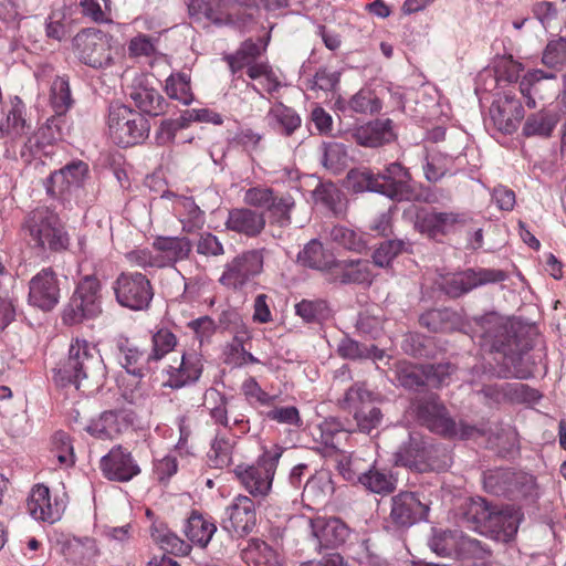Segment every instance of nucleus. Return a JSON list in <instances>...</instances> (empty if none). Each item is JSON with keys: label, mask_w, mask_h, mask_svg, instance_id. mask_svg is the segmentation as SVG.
<instances>
[{"label": "nucleus", "mask_w": 566, "mask_h": 566, "mask_svg": "<svg viewBox=\"0 0 566 566\" xmlns=\"http://www.w3.org/2000/svg\"><path fill=\"white\" fill-rule=\"evenodd\" d=\"M460 520L470 530L507 543L515 537L523 513L514 506L491 505L478 497L464 502L461 506Z\"/></svg>", "instance_id": "1"}, {"label": "nucleus", "mask_w": 566, "mask_h": 566, "mask_svg": "<svg viewBox=\"0 0 566 566\" xmlns=\"http://www.w3.org/2000/svg\"><path fill=\"white\" fill-rule=\"evenodd\" d=\"M106 376V366L98 348L85 339H75L67 359L55 370L54 381L61 387L74 385L80 389L84 380L99 385Z\"/></svg>", "instance_id": "2"}, {"label": "nucleus", "mask_w": 566, "mask_h": 566, "mask_svg": "<svg viewBox=\"0 0 566 566\" xmlns=\"http://www.w3.org/2000/svg\"><path fill=\"white\" fill-rule=\"evenodd\" d=\"M348 178L353 181L355 191L378 192L397 201H411L417 198V192L410 184L411 176L399 163L386 166L378 174L370 170L350 171Z\"/></svg>", "instance_id": "3"}, {"label": "nucleus", "mask_w": 566, "mask_h": 566, "mask_svg": "<svg viewBox=\"0 0 566 566\" xmlns=\"http://www.w3.org/2000/svg\"><path fill=\"white\" fill-rule=\"evenodd\" d=\"M22 230L33 248L43 252H63L70 245V235L57 213L46 207L32 210L24 219Z\"/></svg>", "instance_id": "4"}, {"label": "nucleus", "mask_w": 566, "mask_h": 566, "mask_svg": "<svg viewBox=\"0 0 566 566\" xmlns=\"http://www.w3.org/2000/svg\"><path fill=\"white\" fill-rule=\"evenodd\" d=\"M416 412L421 423L430 431L447 438L465 440L483 434V431L474 426H470L465 422L457 424L454 420L448 416L446 407L433 394L417 400Z\"/></svg>", "instance_id": "5"}, {"label": "nucleus", "mask_w": 566, "mask_h": 566, "mask_svg": "<svg viewBox=\"0 0 566 566\" xmlns=\"http://www.w3.org/2000/svg\"><path fill=\"white\" fill-rule=\"evenodd\" d=\"M542 63L549 70L541 69L528 71L520 82V92L526 98L530 108L536 106L534 95L539 94L543 80H557V72L566 66V38H558L548 41L542 55Z\"/></svg>", "instance_id": "6"}, {"label": "nucleus", "mask_w": 566, "mask_h": 566, "mask_svg": "<svg viewBox=\"0 0 566 566\" xmlns=\"http://www.w3.org/2000/svg\"><path fill=\"white\" fill-rule=\"evenodd\" d=\"M107 127L111 139L120 147L140 143L148 133V123L145 117L119 103L109 105Z\"/></svg>", "instance_id": "7"}, {"label": "nucleus", "mask_w": 566, "mask_h": 566, "mask_svg": "<svg viewBox=\"0 0 566 566\" xmlns=\"http://www.w3.org/2000/svg\"><path fill=\"white\" fill-rule=\"evenodd\" d=\"M375 400L376 395L365 382H355L346 390L339 405L353 416L359 432L370 434L381 424L384 418L381 410L374 406Z\"/></svg>", "instance_id": "8"}, {"label": "nucleus", "mask_w": 566, "mask_h": 566, "mask_svg": "<svg viewBox=\"0 0 566 566\" xmlns=\"http://www.w3.org/2000/svg\"><path fill=\"white\" fill-rule=\"evenodd\" d=\"M112 36L96 28H86L76 33L72 40L75 56L84 65L102 70L114 63Z\"/></svg>", "instance_id": "9"}, {"label": "nucleus", "mask_w": 566, "mask_h": 566, "mask_svg": "<svg viewBox=\"0 0 566 566\" xmlns=\"http://www.w3.org/2000/svg\"><path fill=\"white\" fill-rule=\"evenodd\" d=\"M483 486L488 493L512 500L536 495V483L532 474L510 469L488 470L483 473Z\"/></svg>", "instance_id": "10"}, {"label": "nucleus", "mask_w": 566, "mask_h": 566, "mask_svg": "<svg viewBox=\"0 0 566 566\" xmlns=\"http://www.w3.org/2000/svg\"><path fill=\"white\" fill-rule=\"evenodd\" d=\"M281 455L279 449L265 451L254 464L235 468V475L252 496L264 497L269 494Z\"/></svg>", "instance_id": "11"}, {"label": "nucleus", "mask_w": 566, "mask_h": 566, "mask_svg": "<svg viewBox=\"0 0 566 566\" xmlns=\"http://www.w3.org/2000/svg\"><path fill=\"white\" fill-rule=\"evenodd\" d=\"M117 303L133 311L146 310L154 291L148 277L139 272H122L113 283Z\"/></svg>", "instance_id": "12"}, {"label": "nucleus", "mask_w": 566, "mask_h": 566, "mask_svg": "<svg viewBox=\"0 0 566 566\" xmlns=\"http://www.w3.org/2000/svg\"><path fill=\"white\" fill-rule=\"evenodd\" d=\"M262 269V250L245 251L226 264L219 281L226 287L240 290L259 275Z\"/></svg>", "instance_id": "13"}, {"label": "nucleus", "mask_w": 566, "mask_h": 566, "mask_svg": "<svg viewBox=\"0 0 566 566\" xmlns=\"http://www.w3.org/2000/svg\"><path fill=\"white\" fill-rule=\"evenodd\" d=\"M28 304L43 312L52 311L60 302L61 289L56 272L43 268L28 283Z\"/></svg>", "instance_id": "14"}, {"label": "nucleus", "mask_w": 566, "mask_h": 566, "mask_svg": "<svg viewBox=\"0 0 566 566\" xmlns=\"http://www.w3.org/2000/svg\"><path fill=\"white\" fill-rule=\"evenodd\" d=\"M388 522L397 528H406L426 520L429 504L423 502L417 492L401 491L390 500Z\"/></svg>", "instance_id": "15"}, {"label": "nucleus", "mask_w": 566, "mask_h": 566, "mask_svg": "<svg viewBox=\"0 0 566 566\" xmlns=\"http://www.w3.org/2000/svg\"><path fill=\"white\" fill-rule=\"evenodd\" d=\"M506 279L507 274L503 270L469 269L446 277L442 283V290L451 297H459L479 286L500 283Z\"/></svg>", "instance_id": "16"}, {"label": "nucleus", "mask_w": 566, "mask_h": 566, "mask_svg": "<svg viewBox=\"0 0 566 566\" xmlns=\"http://www.w3.org/2000/svg\"><path fill=\"white\" fill-rule=\"evenodd\" d=\"M474 333L481 338V346L489 347L492 352L506 355L507 348L514 340L507 321L496 314L489 313L474 318Z\"/></svg>", "instance_id": "17"}, {"label": "nucleus", "mask_w": 566, "mask_h": 566, "mask_svg": "<svg viewBox=\"0 0 566 566\" xmlns=\"http://www.w3.org/2000/svg\"><path fill=\"white\" fill-rule=\"evenodd\" d=\"M255 523V504L251 497L238 495L226 507L222 527L231 535L244 536L252 532Z\"/></svg>", "instance_id": "18"}, {"label": "nucleus", "mask_w": 566, "mask_h": 566, "mask_svg": "<svg viewBox=\"0 0 566 566\" xmlns=\"http://www.w3.org/2000/svg\"><path fill=\"white\" fill-rule=\"evenodd\" d=\"M437 453L438 450L432 444L410 437L409 443L396 452V463L418 471L440 470L447 467V462L439 464L436 460Z\"/></svg>", "instance_id": "19"}, {"label": "nucleus", "mask_w": 566, "mask_h": 566, "mask_svg": "<svg viewBox=\"0 0 566 566\" xmlns=\"http://www.w3.org/2000/svg\"><path fill=\"white\" fill-rule=\"evenodd\" d=\"M66 503L63 496H52L44 484H36L32 488L28 499V511L38 521L55 523L61 520Z\"/></svg>", "instance_id": "20"}, {"label": "nucleus", "mask_w": 566, "mask_h": 566, "mask_svg": "<svg viewBox=\"0 0 566 566\" xmlns=\"http://www.w3.org/2000/svg\"><path fill=\"white\" fill-rule=\"evenodd\" d=\"M467 219L465 213L455 211L420 210L416 216L415 228L429 238H437L446 235L457 224H464Z\"/></svg>", "instance_id": "21"}, {"label": "nucleus", "mask_w": 566, "mask_h": 566, "mask_svg": "<svg viewBox=\"0 0 566 566\" xmlns=\"http://www.w3.org/2000/svg\"><path fill=\"white\" fill-rule=\"evenodd\" d=\"M101 469L108 480L117 482H128L140 473L132 453L122 446L113 447L101 459Z\"/></svg>", "instance_id": "22"}, {"label": "nucleus", "mask_w": 566, "mask_h": 566, "mask_svg": "<svg viewBox=\"0 0 566 566\" xmlns=\"http://www.w3.org/2000/svg\"><path fill=\"white\" fill-rule=\"evenodd\" d=\"M135 419V413L130 410H108L101 413L97 419H93L86 430L98 439H114L128 430Z\"/></svg>", "instance_id": "23"}, {"label": "nucleus", "mask_w": 566, "mask_h": 566, "mask_svg": "<svg viewBox=\"0 0 566 566\" xmlns=\"http://www.w3.org/2000/svg\"><path fill=\"white\" fill-rule=\"evenodd\" d=\"M431 549L441 556H469L480 551V542L459 531H444L436 534L430 542Z\"/></svg>", "instance_id": "24"}, {"label": "nucleus", "mask_w": 566, "mask_h": 566, "mask_svg": "<svg viewBox=\"0 0 566 566\" xmlns=\"http://www.w3.org/2000/svg\"><path fill=\"white\" fill-rule=\"evenodd\" d=\"M202 370L203 363L200 354L193 350L184 353L177 366L170 365L167 368L168 378L164 386L171 389H180L192 385L199 380Z\"/></svg>", "instance_id": "25"}, {"label": "nucleus", "mask_w": 566, "mask_h": 566, "mask_svg": "<svg viewBox=\"0 0 566 566\" xmlns=\"http://www.w3.org/2000/svg\"><path fill=\"white\" fill-rule=\"evenodd\" d=\"M490 116L497 130L512 134L524 117V108L515 96L505 94L491 105Z\"/></svg>", "instance_id": "26"}, {"label": "nucleus", "mask_w": 566, "mask_h": 566, "mask_svg": "<svg viewBox=\"0 0 566 566\" xmlns=\"http://www.w3.org/2000/svg\"><path fill=\"white\" fill-rule=\"evenodd\" d=\"M226 228L248 238L258 237L265 228L266 219L263 212L250 208H234L228 213Z\"/></svg>", "instance_id": "27"}, {"label": "nucleus", "mask_w": 566, "mask_h": 566, "mask_svg": "<svg viewBox=\"0 0 566 566\" xmlns=\"http://www.w3.org/2000/svg\"><path fill=\"white\" fill-rule=\"evenodd\" d=\"M87 176V164L81 160L72 161L51 175L49 190L61 196L71 193L84 185Z\"/></svg>", "instance_id": "28"}, {"label": "nucleus", "mask_w": 566, "mask_h": 566, "mask_svg": "<svg viewBox=\"0 0 566 566\" xmlns=\"http://www.w3.org/2000/svg\"><path fill=\"white\" fill-rule=\"evenodd\" d=\"M353 137L355 142L364 147H380L395 140L392 120L375 119L357 127Z\"/></svg>", "instance_id": "29"}, {"label": "nucleus", "mask_w": 566, "mask_h": 566, "mask_svg": "<svg viewBox=\"0 0 566 566\" xmlns=\"http://www.w3.org/2000/svg\"><path fill=\"white\" fill-rule=\"evenodd\" d=\"M167 197L172 199V212L181 223L185 232L192 233L202 229L206 216L192 197L175 193H168Z\"/></svg>", "instance_id": "30"}, {"label": "nucleus", "mask_w": 566, "mask_h": 566, "mask_svg": "<svg viewBox=\"0 0 566 566\" xmlns=\"http://www.w3.org/2000/svg\"><path fill=\"white\" fill-rule=\"evenodd\" d=\"M312 530L319 546L325 548L338 547L344 544L349 536V528L337 517L315 518L312 522Z\"/></svg>", "instance_id": "31"}, {"label": "nucleus", "mask_w": 566, "mask_h": 566, "mask_svg": "<svg viewBox=\"0 0 566 566\" xmlns=\"http://www.w3.org/2000/svg\"><path fill=\"white\" fill-rule=\"evenodd\" d=\"M331 277L342 284H370L374 275L367 260H336Z\"/></svg>", "instance_id": "32"}, {"label": "nucleus", "mask_w": 566, "mask_h": 566, "mask_svg": "<svg viewBox=\"0 0 566 566\" xmlns=\"http://www.w3.org/2000/svg\"><path fill=\"white\" fill-rule=\"evenodd\" d=\"M241 558L247 566H286L280 554L260 539H251L242 549Z\"/></svg>", "instance_id": "33"}, {"label": "nucleus", "mask_w": 566, "mask_h": 566, "mask_svg": "<svg viewBox=\"0 0 566 566\" xmlns=\"http://www.w3.org/2000/svg\"><path fill=\"white\" fill-rule=\"evenodd\" d=\"M118 350L120 365L133 376L143 377L153 363L148 359V353L128 339L118 343Z\"/></svg>", "instance_id": "34"}, {"label": "nucleus", "mask_w": 566, "mask_h": 566, "mask_svg": "<svg viewBox=\"0 0 566 566\" xmlns=\"http://www.w3.org/2000/svg\"><path fill=\"white\" fill-rule=\"evenodd\" d=\"M150 536L167 553L186 556L191 551V545L171 532L163 522H153Z\"/></svg>", "instance_id": "35"}, {"label": "nucleus", "mask_w": 566, "mask_h": 566, "mask_svg": "<svg viewBox=\"0 0 566 566\" xmlns=\"http://www.w3.org/2000/svg\"><path fill=\"white\" fill-rule=\"evenodd\" d=\"M297 261L311 269L327 271L329 274L336 262L334 255L324 250L317 240L310 241L297 254Z\"/></svg>", "instance_id": "36"}, {"label": "nucleus", "mask_w": 566, "mask_h": 566, "mask_svg": "<svg viewBox=\"0 0 566 566\" xmlns=\"http://www.w3.org/2000/svg\"><path fill=\"white\" fill-rule=\"evenodd\" d=\"M269 124L285 136H291L301 127L302 119L292 107L281 102L275 103L268 112Z\"/></svg>", "instance_id": "37"}, {"label": "nucleus", "mask_w": 566, "mask_h": 566, "mask_svg": "<svg viewBox=\"0 0 566 566\" xmlns=\"http://www.w3.org/2000/svg\"><path fill=\"white\" fill-rule=\"evenodd\" d=\"M64 556L73 564L92 562L98 555L96 542L92 537H72L64 542L62 547Z\"/></svg>", "instance_id": "38"}, {"label": "nucleus", "mask_w": 566, "mask_h": 566, "mask_svg": "<svg viewBox=\"0 0 566 566\" xmlns=\"http://www.w3.org/2000/svg\"><path fill=\"white\" fill-rule=\"evenodd\" d=\"M397 482V478L390 470L370 465L360 484L371 493L387 495L396 490Z\"/></svg>", "instance_id": "39"}, {"label": "nucleus", "mask_w": 566, "mask_h": 566, "mask_svg": "<svg viewBox=\"0 0 566 566\" xmlns=\"http://www.w3.org/2000/svg\"><path fill=\"white\" fill-rule=\"evenodd\" d=\"M184 531L191 543L205 547L211 541L217 526L214 523L206 520L200 513L192 512L187 518Z\"/></svg>", "instance_id": "40"}, {"label": "nucleus", "mask_w": 566, "mask_h": 566, "mask_svg": "<svg viewBox=\"0 0 566 566\" xmlns=\"http://www.w3.org/2000/svg\"><path fill=\"white\" fill-rule=\"evenodd\" d=\"M154 247L163 253L164 261L160 263L166 265L188 258L192 244L187 238H159L154 242Z\"/></svg>", "instance_id": "41"}, {"label": "nucleus", "mask_w": 566, "mask_h": 566, "mask_svg": "<svg viewBox=\"0 0 566 566\" xmlns=\"http://www.w3.org/2000/svg\"><path fill=\"white\" fill-rule=\"evenodd\" d=\"M129 96L139 111L145 114L157 116L164 112L165 99L153 87L135 86L132 88Z\"/></svg>", "instance_id": "42"}, {"label": "nucleus", "mask_w": 566, "mask_h": 566, "mask_svg": "<svg viewBox=\"0 0 566 566\" xmlns=\"http://www.w3.org/2000/svg\"><path fill=\"white\" fill-rule=\"evenodd\" d=\"M101 287L99 280L94 275L84 276L76 285L74 294L90 305L86 308L88 315H99L102 312Z\"/></svg>", "instance_id": "43"}, {"label": "nucleus", "mask_w": 566, "mask_h": 566, "mask_svg": "<svg viewBox=\"0 0 566 566\" xmlns=\"http://www.w3.org/2000/svg\"><path fill=\"white\" fill-rule=\"evenodd\" d=\"M369 467L370 464L355 453L342 452L337 461V468L342 476L353 483L360 484Z\"/></svg>", "instance_id": "44"}, {"label": "nucleus", "mask_w": 566, "mask_h": 566, "mask_svg": "<svg viewBox=\"0 0 566 566\" xmlns=\"http://www.w3.org/2000/svg\"><path fill=\"white\" fill-rule=\"evenodd\" d=\"M50 104L59 118L71 108L73 99L67 77L56 76L53 80L50 88Z\"/></svg>", "instance_id": "45"}, {"label": "nucleus", "mask_w": 566, "mask_h": 566, "mask_svg": "<svg viewBox=\"0 0 566 566\" xmlns=\"http://www.w3.org/2000/svg\"><path fill=\"white\" fill-rule=\"evenodd\" d=\"M558 123V116L553 113L538 112L527 117L523 134L527 137H549Z\"/></svg>", "instance_id": "46"}, {"label": "nucleus", "mask_w": 566, "mask_h": 566, "mask_svg": "<svg viewBox=\"0 0 566 566\" xmlns=\"http://www.w3.org/2000/svg\"><path fill=\"white\" fill-rule=\"evenodd\" d=\"M395 376L399 385L408 389H417L427 385L424 367L406 361L396 364Z\"/></svg>", "instance_id": "47"}, {"label": "nucleus", "mask_w": 566, "mask_h": 566, "mask_svg": "<svg viewBox=\"0 0 566 566\" xmlns=\"http://www.w3.org/2000/svg\"><path fill=\"white\" fill-rule=\"evenodd\" d=\"M165 90L170 98L177 99L184 105H189L192 102L190 75L187 73L171 74L166 80Z\"/></svg>", "instance_id": "48"}, {"label": "nucleus", "mask_w": 566, "mask_h": 566, "mask_svg": "<svg viewBox=\"0 0 566 566\" xmlns=\"http://www.w3.org/2000/svg\"><path fill=\"white\" fill-rule=\"evenodd\" d=\"M233 446L234 443L230 439L217 434L208 452L210 465L218 469L230 465L232 462Z\"/></svg>", "instance_id": "49"}, {"label": "nucleus", "mask_w": 566, "mask_h": 566, "mask_svg": "<svg viewBox=\"0 0 566 566\" xmlns=\"http://www.w3.org/2000/svg\"><path fill=\"white\" fill-rule=\"evenodd\" d=\"M177 345V337L168 328L158 329L151 337V350L148 353V359L153 363L161 360L167 354L172 352Z\"/></svg>", "instance_id": "50"}, {"label": "nucleus", "mask_w": 566, "mask_h": 566, "mask_svg": "<svg viewBox=\"0 0 566 566\" xmlns=\"http://www.w3.org/2000/svg\"><path fill=\"white\" fill-rule=\"evenodd\" d=\"M323 149V165L337 174L342 171L347 165L348 154L346 146L337 142L324 143Z\"/></svg>", "instance_id": "51"}, {"label": "nucleus", "mask_w": 566, "mask_h": 566, "mask_svg": "<svg viewBox=\"0 0 566 566\" xmlns=\"http://www.w3.org/2000/svg\"><path fill=\"white\" fill-rule=\"evenodd\" d=\"M350 111L365 115H373L381 109V102L370 88H361L354 94L349 102Z\"/></svg>", "instance_id": "52"}, {"label": "nucleus", "mask_w": 566, "mask_h": 566, "mask_svg": "<svg viewBox=\"0 0 566 566\" xmlns=\"http://www.w3.org/2000/svg\"><path fill=\"white\" fill-rule=\"evenodd\" d=\"M321 442L332 449H339L343 439H347L348 432L344 430L340 421L336 418H327L319 426Z\"/></svg>", "instance_id": "53"}, {"label": "nucleus", "mask_w": 566, "mask_h": 566, "mask_svg": "<svg viewBox=\"0 0 566 566\" xmlns=\"http://www.w3.org/2000/svg\"><path fill=\"white\" fill-rule=\"evenodd\" d=\"M294 207V200L292 196H276L273 198V203L268 207L270 213L271 223L277 224L279 227H287L291 223V210Z\"/></svg>", "instance_id": "54"}, {"label": "nucleus", "mask_w": 566, "mask_h": 566, "mask_svg": "<svg viewBox=\"0 0 566 566\" xmlns=\"http://www.w3.org/2000/svg\"><path fill=\"white\" fill-rule=\"evenodd\" d=\"M408 243L402 240H386L373 253V262L379 268H388L392 260L405 250Z\"/></svg>", "instance_id": "55"}, {"label": "nucleus", "mask_w": 566, "mask_h": 566, "mask_svg": "<svg viewBox=\"0 0 566 566\" xmlns=\"http://www.w3.org/2000/svg\"><path fill=\"white\" fill-rule=\"evenodd\" d=\"M338 354L347 359H361L368 357L381 358L382 353L375 346L368 348L352 338H343L338 344Z\"/></svg>", "instance_id": "56"}, {"label": "nucleus", "mask_w": 566, "mask_h": 566, "mask_svg": "<svg viewBox=\"0 0 566 566\" xmlns=\"http://www.w3.org/2000/svg\"><path fill=\"white\" fill-rule=\"evenodd\" d=\"M51 452L61 465L71 467L75 462L71 439L69 434L63 431H57L53 436Z\"/></svg>", "instance_id": "57"}, {"label": "nucleus", "mask_w": 566, "mask_h": 566, "mask_svg": "<svg viewBox=\"0 0 566 566\" xmlns=\"http://www.w3.org/2000/svg\"><path fill=\"white\" fill-rule=\"evenodd\" d=\"M264 49L265 45L262 46L261 43L253 42L252 40L244 41L238 52L229 59L232 73H237L244 67L247 62L254 60Z\"/></svg>", "instance_id": "58"}, {"label": "nucleus", "mask_w": 566, "mask_h": 566, "mask_svg": "<svg viewBox=\"0 0 566 566\" xmlns=\"http://www.w3.org/2000/svg\"><path fill=\"white\" fill-rule=\"evenodd\" d=\"M7 135L15 137H22L30 130V126L27 125L23 118V105L20 103L14 104L7 114V120L4 128L2 129Z\"/></svg>", "instance_id": "59"}, {"label": "nucleus", "mask_w": 566, "mask_h": 566, "mask_svg": "<svg viewBox=\"0 0 566 566\" xmlns=\"http://www.w3.org/2000/svg\"><path fill=\"white\" fill-rule=\"evenodd\" d=\"M241 389L251 405L259 403L261 406H273L277 398V396H272L264 391L253 377L245 379Z\"/></svg>", "instance_id": "60"}, {"label": "nucleus", "mask_w": 566, "mask_h": 566, "mask_svg": "<svg viewBox=\"0 0 566 566\" xmlns=\"http://www.w3.org/2000/svg\"><path fill=\"white\" fill-rule=\"evenodd\" d=\"M331 239L347 250L361 251L365 248L361 238L355 231L343 226H335L331 230Z\"/></svg>", "instance_id": "61"}, {"label": "nucleus", "mask_w": 566, "mask_h": 566, "mask_svg": "<svg viewBox=\"0 0 566 566\" xmlns=\"http://www.w3.org/2000/svg\"><path fill=\"white\" fill-rule=\"evenodd\" d=\"M88 306L90 305H86V303H84L83 298H80L73 293L72 297L70 298L67 305L63 311L64 323L73 325L81 323L83 319L96 317L97 315H88L86 313V308H88Z\"/></svg>", "instance_id": "62"}, {"label": "nucleus", "mask_w": 566, "mask_h": 566, "mask_svg": "<svg viewBox=\"0 0 566 566\" xmlns=\"http://www.w3.org/2000/svg\"><path fill=\"white\" fill-rule=\"evenodd\" d=\"M265 417L269 420L275 421L277 423L293 426L296 428H300L303 423L300 416V411L294 406H274L272 409L265 412Z\"/></svg>", "instance_id": "63"}, {"label": "nucleus", "mask_w": 566, "mask_h": 566, "mask_svg": "<svg viewBox=\"0 0 566 566\" xmlns=\"http://www.w3.org/2000/svg\"><path fill=\"white\" fill-rule=\"evenodd\" d=\"M423 367L427 385L432 387H440L446 385L448 378L454 371V367L449 363L427 365Z\"/></svg>", "instance_id": "64"}]
</instances>
